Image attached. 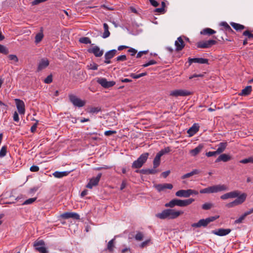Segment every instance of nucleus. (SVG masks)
<instances>
[{
	"label": "nucleus",
	"instance_id": "nucleus-1",
	"mask_svg": "<svg viewBox=\"0 0 253 253\" xmlns=\"http://www.w3.org/2000/svg\"><path fill=\"white\" fill-rule=\"evenodd\" d=\"M183 213V211L169 209L163 211L161 213H157L156 216L161 219H173L177 218Z\"/></svg>",
	"mask_w": 253,
	"mask_h": 253
},
{
	"label": "nucleus",
	"instance_id": "nucleus-2",
	"mask_svg": "<svg viewBox=\"0 0 253 253\" xmlns=\"http://www.w3.org/2000/svg\"><path fill=\"white\" fill-rule=\"evenodd\" d=\"M194 201V199L190 198L186 200L173 199L169 202L165 204L166 207L173 208L175 206L183 207L191 204Z\"/></svg>",
	"mask_w": 253,
	"mask_h": 253
},
{
	"label": "nucleus",
	"instance_id": "nucleus-3",
	"mask_svg": "<svg viewBox=\"0 0 253 253\" xmlns=\"http://www.w3.org/2000/svg\"><path fill=\"white\" fill-rule=\"evenodd\" d=\"M149 155L148 153L142 154L136 160L133 162L132 168L133 169H139L142 167L148 159Z\"/></svg>",
	"mask_w": 253,
	"mask_h": 253
},
{
	"label": "nucleus",
	"instance_id": "nucleus-4",
	"mask_svg": "<svg viewBox=\"0 0 253 253\" xmlns=\"http://www.w3.org/2000/svg\"><path fill=\"white\" fill-rule=\"evenodd\" d=\"M69 99L73 105L77 107L81 108L84 106L85 104V100H82L73 94H70L69 95Z\"/></svg>",
	"mask_w": 253,
	"mask_h": 253
},
{
	"label": "nucleus",
	"instance_id": "nucleus-5",
	"mask_svg": "<svg viewBox=\"0 0 253 253\" xmlns=\"http://www.w3.org/2000/svg\"><path fill=\"white\" fill-rule=\"evenodd\" d=\"M247 197V195L245 193H242L241 195H239L237 198L232 202L227 203L226 205V207L230 208H233L236 206L240 205L244 203L246 200Z\"/></svg>",
	"mask_w": 253,
	"mask_h": 253
},
{
	"label": "nucleus",
	"instance_id": "nucleus-6",
	"mask_svg": "<svg viewBox=\"0 0 253 253\" xmlns=\"http://www.w3.org/2000/svg\"><path fill=\"white\" fill-rule=\"evenodd\" d=\"M33 246L35 250L40 253H48V251L45 247V243L43 240H36L34 243Z\"/></svg>",
	"mask_w": 253,
	"mask_h": 253
},
{
	"label": "nucleus",
	"instance_id": "nucleus-7",
	"mask_svg": "<svg viewBox=\"0 0 253 253\" xmlns=\"http://www.w3.org/2000/svg\"><path fill=\"white\" fill-rule=\"evenodd\" d=\"M217 43L214 40H210L208 41H203L197 42V46L201 48H209Z\"/></svg>",
	"mask_w": 253,
	"mask_h": 253
},
{
	"label": "nucleus",
	"instance_id": "nucleus-8",
	"mask_svg": "<svg viewBox=\"0 0 253 253\" xmlns=\"http://www.w3.org/2000/svg\"><path fill=\"white\" fill-rule=\"evenodd\" d=\"M97 82L104 88H109L114 86L116 83L114 81H108L104 78H99L97 79Z\"/></svg>",
	"mask_w": 253,
	"mask_h": 253
},
{
	"label": "nucleus",
	"instance_id": "nucleus-9",
	"mask_svg": "<svg viewBox=\"0 0 253 253\" xmlns=\"http://www.w3.org/2000/svg\"><path fill=\"white\" fill-rule=\"evenodd\" d=\"M191 92L188 90L185 89H176L171 91L170 95L174 97L178 96H186L190 95Z\"/></svg>",
	"mask_w": 253,
	"mask_h": 253
},
{
	"label": "nucleus",
	"instance_id": "nucleus-10",
	"mask_svg": "<svg viewBox=\"0 0 253 253\" xmlns=\"http://www.w3.org/2000/svg\"><path fill=\"white\" fill-rule=\"evenodd\" d=\"M15 102L19 113L21 115H24L25 113V105L24 102L19 99H15Z\"/></svg>",
	"mask_w": 253,
	"mask_h": 253
},
{
	"label": "nucleus",
	"instance_id": "nucleus-11",
	"mask_svg": "<svg viewBox=\"0 0 253 253\" xmlns=\"http://www.w3.org/2000/svg\"><path fill=\"white\" fill-rule=\"evenodd\" d=\"M101 175L102 174L99 173L96 177L91 178L86 187L88 188L91 189L93 186H96L98 184Z\"/></svg>",
	"mask_w": 253,
	"mask_h": 253
},
{
	"label": "nucleus",
	"instance_id": "nucleus-12",
	"mask_svg": "<svg viewBox=\"0 0 253 253\" xmlns=\"http://www.w3.org/2000/svg\"><path fill=\"white\" fill-rule=\"evenodd\" d=\"M239 195L240 192L239 191L235 190L224 194L220 196V199L225 200L229 198H235Z\"/></svg>",
	"mask_w": 253,
	"mask_h": 253
},
{
	"label": "nucleus",
	"instance_id": "nucleus-13",
	"mask_svg": "<svg viewBox=\"0 0 253 253\" xmlns=\"http://www.w3.org/2000/svg\"><path fill=\"white\" fill-rule=\"evenodd\" d=\"M117 52V51L116 49H112L107 51L105 54L104 56L105 60L104 61V62L107 64H110L111 63L110 59H112L115 55Z\"/></svg>",
	"mask_w": 253,
	"mask_h": 253
},
{
	"label": "nucleus",
	"instance_id": "nucleus-14",
	"mask_svg": "<svg viewBox=\"0 0 253 253\" xmlns=\"http://www.w3.org/2000/svg\"><path fill=\"white\" fill-rule=\"evenodd\" d=\"M154 187L158 192H160L165 190L166 189H171L173 186L170 183H165L155 185Z\"/></svg>",
	"mask_w": 253,
	"mask_h": 253
},
{
	"label": "nucleus",
	"instance_id": "nucleus-15",
	"mask_svg": "<svg viewBox=\"0 0 253 253\" xmlns=\"http://www.w3.org/2000/svg\"><path fill=\"white\" fill-rule=\"evenodd\" d=\"M231 231V230L230 229L219 228L216 230L212 231V233L213 234L219 236H223L229 234Z\"/></svg>",
	"mask_w": 253,
	"mask_h": 253
},
{
	"label": "nucleus",
	"instance_id": "nucleus-16",
	"mask_svg": "<svg viewBox=\"0 0 253 253\" xmlns=\"http://www.w3.org/2000/svg\"><path fill=\"white\" fill-rule=\"evenodd\" d=\"M212 193L224 191L228 190V187L224 184H219L211 186Z\"/></svg>",
	"mask_w": 253,
	"mask_h": 253
},
{
	"label": "nucleus",
	"instance_id": "nucleus-17",
	"mask_svg": "<svg viewBox=\"0 0 253 253\" xmlns=\"http://www.w3.org/2000/svg\"><path fill=\"white\" fill-rule=\"evenodd\" d=\"M175 50L177 51L181 50L185 46V43L181 37H178L175 41Z\"/></svg>",
	"mask_w": 253,
	"mask_h": 253
},
{
	"label": "nucleus",
	"instance_id": "nucleus-18",
	"mask_svg": "<svg viewBox=\"0 0 253 253\" xmlns=\"http://www.w3.org/2000/svg\"><path fill=\"white\" fill-rule=\"evenodd\" d=\"M61 216L65 219L73 218L75 219H79L80 215L75 212H64L61 215Z\"/></svg>",
	"mask_w": 253,
	"mask_h": 253
},
{
	"label": "nucleus",
	"instance_id": "nucleus-19",
	"mask_svg": "<svg viewBox=\"0 0 253 253\" xmlns=\"http://www.w3.org/2000/svg\"><path fill=\"white\" fill-rule=\"evenodd\" d=\"M88 52L93 53L96 57H101L103 54V50H100L97 46H93L88 49Z\"/></svg>",
	"mask_w": 253,
	"mask_h": 253
},
{
	"label": "nucleus",
	"instance_id": "nucleus-20",
	"mask_svg": "<svg viewBox=\"0 0 253 253\" xmlns=\"http://www.w3.org/2000/svg\"><path fill=\"white\" fill-rule=\"evenodd\" d=\"M188 62L190 64L193 63H198L200 64H207L208 63V60L203 58H194L188 59Z\"/></svg>",
	"mask_w": 253,
	"mask_h": 253
},
{
	"label": "nucleus",
	"instance_id": "nucleus-21",
	"mask_svg": "<svg viewBox=\"0 0 253 253\" xmlns=\"http://www.w3.org/2000/svg\"><path fill=\"white\" fill-rule=\"evenodd\" d=\"M199 129V126L197 124H194L192 126L187 130V133L189 136H192L196 134Z\"/></svg>",
	"mask_w": 253,
	"mask_h": 253
},
{
	"label": "nucleus",
	"instance_id": "nucleus-22",
	"mask_svg": "<svg viewBox=\"0 0 253 253\" xmlns=\"http://www.w3.org/2000/svg\"><path fill=\"white\" fill-rule=\"evenodd\" d=\"M159 171L156 169H142L141 170H136V172H140L143 174H155L159 172Z\"/></svg>",
	"mask_w": 253,
	"mask_h": 253
},
{
	"label": "nucleus",
	"instance_id": "nucleus-23",
	"mask_svg": "<svg viewBox=\"0 0 253 253\" xmlns=\"http://www.w3.org/2000/svg\"><path fill=\"white\" fill-rule=\"evenodd\" d=\"M49 65V61L46 58H42L40 61L38 67V70L41 71L46 67H47Z\"/></svg>",
	"mask_w": 253,
	"mask_h": 253
},
{
	"label": "nucleus",
	"instance_id": "nucleus-24",
	"mask_svg": "<svg viewBox=\"0 0 253 253\" xmlns=\"http://www.w3.org/2000/svg\"><path fill=\"white\" fill-rule=\"evenodd\" d=\"M175 195L179 197L188 198L190 196L189 189L178 190L175 193Z\"/></svg>",
	"mask_w": 253,
	"mask_h": 253
},
{
	"label": "nucleus",
	"instance_id": "nucleus-25",
	"mask_svg": "<svg viewBox=\"0 0 253 253\" xmlns=\"http://www.w3.org/2000/svg\"><path fill=\"white\" fill-rule=\"evenodd\" d=\"M208 224L207 218L200 219L198 222L192 224V227L199 228L202 226L206 227Z\"/></svg>",
	"mask_w": 253,
	"mask_h": 253
},
{
	"label": "nucleus",
	"instance_id": "nucleus-26",
	"mask_svg": "<svg viewBox=\"0 0 253 253\" xmlns=\"http://www.w3.org/2000/svg\"><path fill=\"white\" fill-rule=\"evenodd\" d=\"M231 159V157L229 155L226 154H222L217 158V159L215 161V162H219L220 161L226 162L230 161Z\"/></svg>",
	"mask_w": 253,
	"mask_h": 253
},
{
	"label": "nucleus",
	"instance_id": "nucleus-27",
	"mask_svg": "<svg viewBox=\"0 0 253 253\" xmlns=\"http://www.w3.org/2000/svg\"><path fill=\"white\" fill-rule=\"evenodd\" d=\"M70 171H56L54 172L53 173V175L54 177L57 178H61L64 176H67L69 173Z\"/></svg>",
	"mask_w": 253,
	"mask_h": 253
},
{
	"label": "nucleus",
	"instance_id": "nucleus-28",
	"mask_svg": "<svg viewBox=\"0 0 253 253\" xmlns=\"http://www.w3.org/2000/svg\"><path fill=\"white\" fill-rule=\"evenodd\" d=\"M203 145L202 144H199L194 149L191 150L190 151V153L193 156H195L198 155L202 150Z\"/></svg>",
	"mask_w": 253,
	"mask_h": 253
},
{
	"label": "nucleus",
	"instance_id": "nucleus-29",
	"mask_svg": "<svg viewBox=\"0 0 253 253\" xmlns=\"http://www.w3.org/2000/svg\"><path fill=\"white\" fill-rule=\"evenodd\" d=\"M199 172H200V171L199 170H198L197 169H195L193 170L192 171H191L190 172H189V173H186V174L183 175L181 176V179H183L189 178L194 175L199 174Z\"/></svg>",
	"mask_w": 253,
	"mask_h": 253
},
{
	"label": "nucleus",
	"instance_id": "nucleus-30",
	"mask_svg": "<svg viewBox=\"0 0 253 253\" xmlns=\"http://www.w3.org/2000/svg\"><path fill=\"white\" fill-rule=\"evenodd\" d=\"M216 33V31L209 28H207L201 31L200 33L204 35H211Z\"/></svg>",
	"mask_w": 253,
	"mask_h": 253
},
{
	"label": "nucleus",
	"instance_id": "nucleus-31",
	"mask_svg": "<svg viewBox=\"0 0 253 253\" xmlns=\"http://www.w3.org/2000/svg\"><path fill=\"white\" fill-rule=\"evenodd\" d=\"M161 157L158 153L157 154L153 161V167L154 169L157 168L160 165Z\"/></svg>",
	"mask_w": 253,
	"mask_h": 253
},
{
	"label": "nucleus",
	"instance_id": "nucleus-32",
	"mask_svg": "<svg viewBox=\"0 0 253 253\" xmlns=\"http://www.w3.org/2000/svg\"><path fill=\"white\" fill-rule=\"evenodd\" d=\"M226 142H220L218 145V147L216 151L218 154L222 153L225 149L227 146Z\"/></svg>",
	"mask_w": 253,
	"mask_h": 253
},
{
	"label": "nucleus",
	"instance_id": "nucleus-33",
	"mask_svg": "<svg viewBox=\"0 0 253 253\" xmlns=\"http://www.w3.org/2000/svg\"><path fill=\"white\" fill-rule=\"evenodd\" d=\"M103 28L104 29V32L102 37L103 38L105 39V38H108L110 36V33L109 31V27H108V25H107V24L104 23L103 24Z\"/></svg>",
	"mask_w": 253,
	"mask_h": 253
},
{
	"label": "nucleus",
	"instance_id": "nucleus-34",
	"mask_svg": "<svg viewBox=\"0 0 253 253\" xmlns=\"http://www.w3.org/2000/svg\"><path fill=\"white\" fill-rule=\"evenodd\" d=\"M230 24L232 27L237 31H241L245 28V26L244 25L238 23L231 22Z\"/></svg>",
	"mask_w": 253,
	"mask_h": 253
},
{
	"label": "nucleus",
	"instance_id": "nucleus-35",
	"mask_svg": "<svg viewBox=\"0 0 253 253\" xmlns=\"http://www.w3.org/2000/svg\"><path fill=\"white\" fill-rule=\"evenodd\" d=\"M114 241L115 238L111 240L107 244V249L109 251V252L112 253L114 251Z\"/></svg>",
	"mask_w": 253,
	"mask_h": 253
},
{
	"label": "nucleus",
	"instance_id": "nucleus-36",
	"mask_svg": "<svg viewBox=\"0 0 253 253\" xmlns=\"http://www.w3.org/2000/svg\"><path fill=\"white\" fill-rule=\"evenodd\" d=\"M252 90V87L251 86H247L242 89L241 94L245 96L249 95L251 92Z\"/></svg>",
	"mask_w": 253,
	"mask_h": 253
},
{
	"label": "nucleus",
	"instance_id": "nucleus-37",
	"mask_svg": "<svg viewBox=\"0 0 253 253\" xmlns=\"http://www.w3.org/2000/svg\"><path fill=\"white\" fill-rule=\"evenodd\" d=\"M101 111V108L99 107H90L88 109V112L91 114H96Z\"/></svg>",
	"mask_w": 253,
	"mask_h": 253
},
{
	"label": "nucleus",
	"instance_id": "nucleus-38",
	"mask_svg": "<svg viewBox=\"0 0 253 253\" xmlns=\"http://www.w3.org/2000/svg\"><path fill=\"white\" fill-rule=\"evenodd\" d=\"M43 38V34L42 31L38 33L35 36V42L36 43H39L42 40Z\"/></svg>",
	"mask_w": 253,
	"mask_h": 253
},
{
	"label": "nucleus",
	"instance_id": "nucleus-39",
	"mask_svg": "<svg viewBox=\"0 0 253 253\" xmlns=\"http://www.w3.org/2000/svg\"><path fill=\"white\" fill-rule=\"evenodd\" d=\"M8 57L11 61V63H15L18 62V58L16 55L10 54L8 56Z\"/></svg>",
	"mask_w": 253,
	"mask_h": 253
},
{
	"label": "nucleus",
	"instance_id": "nucleus-40",
	"mask_svg": "<svg viewBox=\"0 0 253 253\" xmlns=\"http://www.w3.org/2000/svg\"><path fill=\"white\" fill-rule=\"evenodd\" d=\"M200 193L201 194H211L212 193L211 186L208 187L207 188L201 189L200 191Z\"/></svg>",
	"mask_w": 253,
	"mask_h": 253
},
{
	"label": "nucleus",
	"instance_id": "nucleus-41",
	"mask_svg": "<svg viewBox=\"0 0 253 253\" xmlns=\"http://www.w3.org/2000/svg\"><path fill=\"white\" fill-rule=\"evenodd\" d=\"M220 25L224 27L225 31L228 32H232L233 30L230 26L225 22H223L220 24Z\"/></svg>",
	"mask_w": 253,
	"mask_h": 253
},
{
	"label": "nucleus",
	"instance_id": "nucleus-42",
	"mask_svg": "<svg viewBox=\"0 0 253 253\" xmlns=\"http://www.w3.org/2000/svg\"><path fill=\"white\" fill-rule=\"evenodd\" d=\"M170 148L169 147L165 148L162 149L159 153H158L160 156H162L164 154H167L170 151Z\"/></svg>",
	"mask_w": 253,
	"mask_h": 253
},
{
	"label": "nucleus",
	"instance_id": "nucleus-43",
	"mask_svg": "<svg viewBox=\"0 0 253 253\" xmlns=\"http://www.w3.org/2000/svg\"><path fill=\"white\" fill-rule=\"evenodd\" d=\"M80 42L84 44H88L91 43V41L89 38L83 37L80 39Z\"/></svg>",
	"mask_w": 253,
	"mask_h": 253
},
{
	"label": "nucleus",
	"instance_id": "nucleus-44",
	"mask_svg": "<svg viewBox=\"0 0 253 253\" xmlns=\"http://www.w3.org/2000/svg\"><path fill=\"white\" fill-rule=\"evenodd\" d=\"M240 163L242 164H247L249 163H253V157H250L248 158L241 160L240 161Z\"/></svg>",
	"mask_w": 253,
	"mask_h": 253
},
{
	"label": "nucleus",
	"instance_id": "nucleus-45",
	"mask_svg": "<svg viewBox=\"0 0 253 253\" xmlns=\"http://www.w3.org/2000/svg\"><path fill=\"white\" fill-rule=\"evenodd\" d=\"M37 200V198H29L24 202L23 203V205H30L33 203Z\"/></svg>",
	"mask_w": 253,
	"mask_h": 253
},
{
	"label": "nucleus",
	"instance_id": "nucleus-46",
	"mask_svg": "<svg viewBox=\"0 0 253 253\" xmlns=\"http://www.w3.org/2000/svg\"><path fill=\"white\" fill-rule=\"evenodd\" d=\"M213 205L210 203H206L202 205V209L204 210H208L212 207Z\"/></svg>",
	"mask_w": 253,
	"mask_h": 253
},
{
	"label": "nucleus",
	"instance_id": "nucleus-47",
	"mask_svg": "<svg viewBox=\"0 0 253 253\" xmlns=\"http://www.w3.org/2000/svg\"><path fill=\"white\" fill-rule=\"evenodd\" d=\"M147 73L146 72H144V73H141V74H131L130 75V76L133 78V79H138V78H140L142 77H143L145 75H146Z\"/></svg>",
	"mask_w": 253,
	"mask_h": 253
},
{
	"label": "nucleus",
	"instance_id": "nucleus-48",
	"mask_svg": "<svg viewBox=\"0 0 253 253\" xmlns=\"http://www.w3.org/2000/svg\"><path fill=\"white\" fill-rule=\"evenodd\" d=\"M134 238L135 239L138 241H142L143 238V234L142 233L138 232L136 233Z\"/></svg>",
	"mask_w": 253,
	"mask_h": 253
},
{
	"label": "nucleus",
	"instance_id": "nucleus-49",
	"mask_svg": "<svg viewBox=\"0 0 253 253\" xmlns=\"http://www.w3.org/2000/svg\"><path fill=\"white\" fill-rule=\"evenodd\" d=\"M0 53L7 54L8 53V50L5 46L0 44Z\"/></svg>",
	"mask_w": 253,
	"mask_h": 253
},
{
	"label": "nucleus",
	"instance_id": "nucleus-50",
	"mask_svg": "<svg viewBox=\"0 0 253 253\" xmlns=\"http://www.w3.org/2000/svg\"><path fill=\"white\" fill-rule=\"evenodd\" d=\"M6 147L2 146L0 150V158H2L6 155Z\"/></svg>",
	"mask_w": 253,
	"mask_h": 253
},
{
	"label": "nucleus",
	"instance_id": "nucleus-51",
	"mask_svg": "<svg viewBox=\"0 0 253 253\" xmlns=\"http://www.w3.org/2000/svg\"><path fill=\"white\" fill-rule=\"evenodd\" d=\"M157 64V62L154 60H151L149 61H148L147 63H146L145 64H144L142 65L143 67H147L149 66L152 65H155Z\"/></svg>",
	"mask_w": 253,
	"mask_h": 253
},
{
	"label": "nucleus",
	"instance_id": "nucleus-52",
	"mask_svg": "<svg viewBox=\"0 0 253 253\" xmlns=\"http://www.w3.org/2000/svg\"><path fill=\"white\" fill-rule=\"evenodd\" d=\"M246 216L244 213L239 218L235 220V224H239L242 222L243 220L245 218Z\"/></svg>",
	"mask_w": 253,
	"mask_h": 253
},
{
	"label": "nucleus",
	"instance_id": "nucleus-53",
	"mask_svg": "<svg viewBox=\"0 0 253 253\" xmlns=\"http://www.w3.org/2000/svg\"><path fill=\"white\" fill-rule=\"evenodd\" d=\"M87 67L89 70H96L98 68V65L94 63H92L88 65Z\"/></svg>",
	"mask_w": 253,
	"mask_h": 253
},
{
	"label": "nucleus",
	"instance_id": "nucleus-54",
	"mask_svg": "<svg viewBox=\"0 0 253 253\" xmlns=\"http://www.w3.org/2000/svg\"><path fill=\"white\" fill-rule=\"evenodd\" d=\"M36 121V123L34 124L31 127V131L32 132H35L37 129L39 121L34 119Z\"/></svg>",
	"mask_w": 253,
	"mask_h": 253
},
{
	"label": "nucleus",
	"instance_id": "nucleus-55",
	"mask_svg": "<svg viewBox=\"0 0 253 253\" xmlns=\"http://www.w3.org/2000/svg\"><path fill=\"white\" fill-rule=\"evenodd\" d=\"M219 215H216V216H211V217L207 218V220L208 222V224L210 223V222H212V221H214L215 220L217 219V218H219Z\"/></svg>",
	"mask_w": 253,
	"mask_h": 253
},
{
	"label": "nucleus",
	"instance_id": "nucleus-56",
	"mask_svg": "<svg viewBox=\"0 0 253 253\" xmlns=\"http://www.w3.org/2000/svg\"><path fill=\"white\" fill-rule=\"evenodd\" d=\"M126 59V55H121L120 56H118L116 58V60L117 61H125Z\"/></svg>",
	"mask_w": 253,
	"mask_h": 253
},
{
	"label": "nucleus",
	"instance_id": "nucleus-57",
	"mask_svg": "<svg viewBox=\"0 0 253 253\" xmlns=\"http://www.w3.org/2000/svg\"><path fill=\"white\" fill-rule=\"evenodd\" d=\"M217 154H218V153L217 152L216 150L215 151H210L206 154V156L208 157L214 156Z\"/></svg>",
	"mask_w": 253,
	"mask_h": 253
},
{
	"label": "nucleus",
	"instance_id": "nucleus-58",
	"mask_svg": "<svg viewBox=\"0 0 253 253\" xmlns=\"http://www.w3.org/2000/svg\"><path fill=\"white\" fill-rule=\"evenodd\" d=\"M52 81V76L48 75L44 80V82L46 84H50Z\"/></svg>",
	"mask_w": 253,
	"mask_h": 253
},
{
	"label": "nucleus",
	"instance_id": "nucleus-59",
	"mask_svg": "<svg viewBox=\"0 0 253 253\" xmlns=\"http://www.w3.org/2000/svg\"><path fill=\"white\" fill-rule=\"evenodd\" d=\"M243 35L247 36L249 39L253 38V34H251L249 31H245L243 33Z\"/></svg>",
	"mask_w": 253,
	"mask_h": 253
},
{
	"label": "nucleus",
	"instance_id": "nucleus-60",
	"mask_svg": "<svg viewBox=\"0 0 253 253\" xmlns=\"http://www.w3.org/2000/svg\"><path fill=\"white\" fill-rule=\"evenodd\" d=\"M13 118V120L15 122H18L19 121V115L17 112L15 111L14 113Z\"/></svg>",
	"mask_w": 253,
	"mask_h": 253
},
{
	"label": "nucleus",
	"instance_id": "nucleus-61",
	"mask_svg": "<svg viewBox=\"0 0 253 253\" xmlns=\"http://www.w3.org/2000/svg\"><path fill=\"white\" fill-rule=\"evenodd\" d=\"M30 170L33 172H37L39 170V167L37 166H32L30 168Z\"/></svg>",
	"mask_w": 253,
	"mask_h": 253
},
{
	"label": "nucleus",
	"instance_id": "nucleus-62",
	"mask_svg": "<svg viewBox=\"0 0 253 253\" xmlns=\"http://www.w3.org/2000/svg\"><path fill=\"white\" fill-rule=\"evenodd\" d=\"M148 52L147 50L141 51L137 53L136 58H138L141 57L143 54H146Z\"/></svg>",
	"mask_w": 253,
	"mask_h": 253
},
{
	"label": "nucleus",
	"instance_id": "nucleus-63",
	"mask_svg": "<svg viewBox=\"0 0 253 253\" xmlns=\"http://www.w3.org/2000/svg\"><path fill=\"white\" fill-rule=\"evenodd\" d=\"M116 133V131L115 130H107L104 132V134L106 136H110V135H111L113 134H115Z\"/></svg>",
	"mask_w": 253,
	"mask_h": 253
},
{
	"label": "nucleus",
	"instance_id": "nucleus-64",
	"mask_svg": "<svg viewBox=\"0 0 253 253\" xmlns=\"http://www.w3.org/2000/svg\"><path fill=\"white\" fill-rule=\"evenodd\" d=\"M128 52L130 53L131 56H134L137 53V50L134 48H130L128 50Z\"/></svg>",
	"mask_w": 253,
	"mask_h": 253
}]
</instances>
